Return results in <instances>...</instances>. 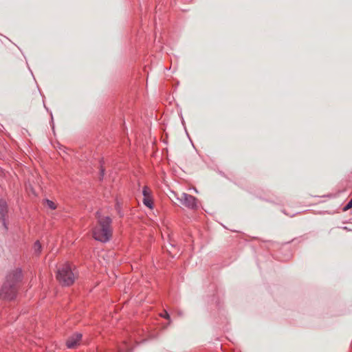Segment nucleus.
Listing matches in <instances>:
<instances>
[{"instance_id":"f257e3e1","label":"nucleus","mask_w":352,"mask_h":352,"mask_svg":"<svg viewBox=\"0 0 352 352\" xmlns=\"http://www.w3.org/2000/svg\"><path fill=\"white\" fill-rule=\"evenodd\" d=\"M96 217L97 224L92 230V236L96 240L105 243L109 241L112 236L111 219L102 215L100 211L96 212Z\"/></svg>"},{"instance_id":"f03ea898","label":"nucleus","mask_w":352,"mask_h":352,"mask_svg":"<svg viewBox=\"0 0 352 352\" xmlns=\"http://www.w3.org/2000/svg\"><path fill=\"white\" fill-rule=\"evenodd\" d=\"M21 274L20 271L16 270L10 273L3 283L0 291V298L11 300L16 295L18 283L21 281Z\"/></svg>"},{"instance_id":"7ed1b4c3","label":"nucleus","mask_w":352,"mask_h":352,"mask_svg":"<svg viewBox=\"0 0 352 352\" xmlns=\"http://www.w3.org/2000/svg\"><path fill=\"white\" fill-rule=\"evenodd\" d=\"M56 276L61 285L69 286L74 283L77 273L70 264L65 263L58 267Z\"/></svg>"},{"instance_id":"20e7f679","label":"nucleus","mask_w":352,"mask_h":352,"mask_svg":"<svg viewBox=\"0 0 352 352\" xmlns=\"http://www.w3.org/2000/svg\"><path fill=\"white\" fill-rule=\"evenodd\" d=\"M178 199L183 205L188 208H193L196 206V199L190 195L182 193Z\"/></svg>"},{"instance_id":"39448f33","label":"nucleus","mask_w":352,"mask_h":352,"mask_svg":"<svg viewBox=\"0 0 352 352\" xmlns=\"http://www.w3.org/2000/svg\"><path fill=\"white\" fill-rule=\"evenodd\" d=\"M81 338H82L81 333H74V335H72V336H70L68 338V340L66 342L67 346L69 349L76 348L80 344Z\"/></svg>"},{"instance_id":"423d86ee","label":"nucleus","mask_w":352,"mask_h":352,"mask_svg":"<svg viewBox=\"0 0 352 352\" xmlns=\"http://www.w3.org/2000/svg\"><path fill=\"white\" fill-rule=\"evenodd\" d=\"M7 213V204L4 201H0V217L3 220Z\"/></svg>"},{"instance_id":"0eeeda50","label":"nucleus","mask_w":352,"mask_h":352,"mask_svg":"<svg viewBox=\"0 0 352 352\" xmlns=\"http://www.w3.org/2000/svg\"><path fill=\"white\" fill-rule=\"evenodd\" d=\"M143 203L145 206H146L149 208H153V201L151 197H144Z\"/></svg>"},{"instance_id":"6e6552de","label":"nucleus","mask_w":352,"mask_h":352,"mask_svg":"<svg viewBox=\"0 0 352 352\" xmlns=\"http://www.w3.org/2000/svg\"><path fill=\"white\" fill-rule=\"evenodd\" d=\"M41 250V245L38 241H36L34 245V251L36 254H39Z\"/></svg>"},{"instance_id":"1a4fd4ad","label":"nucleus","mask_w":352,"mask_h":352,"mask_svg":"<svg viewBox=\"0 0 352 352\" xmlns=\"http://www.w3.org/2000/svg\"><path fill=\"white\" fill-rule=\"evenodd\" d=\"M45 203L47 207H49L52 210H54L56 208V205L55 203H54L52 201L50 200H45Z\"/></svg>"},{"instance_id":"9d476101","label":"nucleus","mask_w":352,"mask_h":352,"mask_svg":"<svg viewBox=\"0 0 352 352\" xmlns=\"http://www.w3.org/2000/svg\"><path fill=\"white\" fill-rule=\"evenodd\" d=\"M144 197H151V190L147 186H144L143 189Z\"/></svg>"},{"instance_id":"9b49d317","label":"nucleus","mask_w":352,"mask_h":352,"mask_svg":"<svg viewBox=\"0 0 352 352\" xmlns=\"http://www.w3.org/2000/svg\"><path fill=\"white\" fill-rule=\"evenodd\" d=\"M351 208H352V199L349 201V202L344 208V210L346 211Z\"/></svg>"},{"instance_id":"f8f14e48","label":"nucleus","mask_w":352,"mask_h":352,"mask_svg":"<svg viewBox=\"0 0 352 352\" xmlns=\"http://www.w3.org/2000/svg\"><path fill=\"white\" fill-rule=\"evenodd\" d=\"M161 316L166 319L170 318L169 314L166 311L164 312V314H162Z\"/></svg>"},{"instance_id":"ddd939ff","label":"nucleus","mask_w":352,"mask_h":352,"mask_svg":"<svg viewBox=\"0 0 352 352\" xmlns=\"http://www.w3.org/2000/svg\"><path fill=\"white\" fill-rule=\"evenodd\" d=\"M100 174H101V177H102V176H103V175H104V169H103V168H101V170H100Z\"/></svg>"}]
</instances>
